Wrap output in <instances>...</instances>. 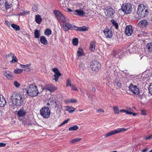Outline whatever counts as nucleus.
Returning a JSON list of instances; mask_svg holds the SVG:
<instances>
[{
	"label": "nucleus",
	"instance_id": "nucleus-1",
	"mask_svg": "<svg viewBox=\"0 0 152 152\" xmlns=\"http://www.w3.org/2000/svg\"><path fill=\"white\" fill-rule=\"evenodd\" d=\"M11 105L13 107H20L24 103L25 98L23 95L18 93H13L10 96Z\"/></svg>",
	"mask_w": 152,
	"mask_h": 152
},
{
	"label": "nucleus",
	"instance_id": "nucleus-2",
	"mask_svg": "<svg viewBox=\"0 0 152 152\" xmlns=\"http://www.w3.org/2000/svg\"><path fill=\"white\" fill-rule=\"evenodd\" d=\"M137 13L140 17L146 16L148 14V7L143 4L139 5L137 9Z\"/></svg>",
	"mask_w": 152,
	"mask_h": 152
},
{
	"label": "nucleus",
	"instance_id": "nucleus-3",
	"mask_svg": "<svg viewBox=\"0 0 152 152\" xmlns=\"http://www.w3.org/2000/svg\"><path fill=\"white\" fill-rule=\"evenodd\" d=\"M26 92L28 95L33 97L37 96L39 94L37 87L33 84L30 85L27 87Z\"/></svg>",
	"mask_w": 152,
	"mask_h": 152
},
{
	"label": "nucleus",
	"instance_id": "nucleus-4",
	"mask_svg": "<svg viewBox=\"0 0 152 152\" xmlns=\"http://www.w3.org/2000/svg\"><path fill=\"white\" fill-rule=\"evenodd\" d=\"M121 9L125 14H130L132 10V5L129 3H126L123 4L121 6Z\"/></svg>",
	"mask_w": 152,
	"mask_h": 152
},
{
	"label": "nucleus",
	"instance_id": "nucleus-5",
	"mask_svg": "<svg viewBox=\"0 0 152 152\" xmlns=\"http://www.w3.org/2000/svg\"><path fill=\"white\" fill-rule=\"evenodd\" d=\"M40 115L43 118H47L50 116V112L48 107L45 106L40 109Z\"/></svg>",
	"mask_w": 152,
	"mask_h": 152
},
{
	"label": "nucleus",
	"instance_id": "nucleus-6",
	"mask_svg": "<svg viewBox=\"0 0 152 152\" xmlns=\"http://www.w3.org/2000/svg\"><path fill=\"white\" fill-rule=\"evenodd\" d=\"M53 12L58 21L62 23L65 22L66 21V20L64 16L61 12L58 10H54Z\"/></svg>",
	"mask_w": 152,
	"mask_h": 152
},
{
	"label": "nucleus",
	"instance_id": "nucleus-7",
	"mask_svg": "<svg viewBox=\"0 0 152 152\" xmlns=\"http://www.w3.org/2000/svg\"><path fill=\"white\" fill-rule=\"evenodd\" d=\"M77 26H73L71 24L66 23L64 22L63 24V28L64 31H67L69 30H76Z\"/></svg>",
	"mask_w": 152,
	"mask_h": 152
},
{
	"label": "nucleus",
	"instance_id": "nucleus-8",
	"mask_svg": "<svg viewBox=\"0 0 152 152\" xmlns=\"http://www.w3.org/2000/svg\"><path fill=\"white\" fill-rule=\"evenodd\" d=\"M90 67L93 71H97L100 68V64L97 61H93L91 62Z\"/></svg>",
	"mask_w": 152,
	"mask_h": 152
},
{
	"label": "nucleus",
	"instance_id": "nucleus-9",
	"mask_svg": "<svg viewBox=\"0 0 152 152\" xmlns=\"http://www.w3.org/2000/svg\"><path fill=\"white\" fill-rule=\"evenodd\" d=\"M127 130V129L124 128L118 129L117 130H114L111 131L104 135V137H108L118 134L122 132H124Z\"/></svg>",
	"mask_w": 152,
	"mask_h": 152
},
{
	"label": "nucleus",
	"instance_id": "nucleus-10",
	"mask_svg": "<svg viewBox=\"0 0 152 152\" xmlns=\"http://www.w3.org/2000/svg\"><path fill=\"white\" fill-rule=\"evenodd\" d=\"M136 45L133 42L129 44L126 49L130 53H134L136 52Z\"/></svg>",
	"mask_w": 152,
	"mask_h": 152
},
{
	"label": "nucleus",
	"instance_id": "nucleus-11",
	"mask_svg": "<svg viewBox=\"0 0 152 152\" xmlns=\"http://www.w3.org/2000/svg\"><path fill=\"white\" fill-rule=\"evenodd\" d=\"M129 89L134 94L138 95L140 93L139 89L136 86L134 85L131 84L129 87Z\"/></svg>",
	"mask_w": 152,
	"mask_h": 152
},
{
	"label": "nucleus",
	"instance_id": "nucleus-12",
	"mask_svg": "<svg viewBox=\"0 0 152 152\" xmlns=\"http://www.w3.org/2000/svg\"><path fill=\"white\" fill-rule=\"evenodd\" d=\"M106 10L107 12V15L109 17L111 18H114L115 11L110 6L107 7H106Z\"/></svg>",
	"mask_w": 152,
	"mask_h": 152
},
{
	"label": "nucleus",
	"instance_id": "nucleus-13",
	"mask_svg": "<svg viewBox=\"0 0 152 152\" xmlns=\"http://www.w3.org/2000/svg\"><path fill=\"white\" fill-rule=\"evenodd\" d=\"M53 71L55 73V74L54 75V77H55L54 80L56 82H57L60 77L61 75V74L57 68H53Z\"/></svg>",
	"mask_w": 152,
	"mask_h": 152
},
{
	"label": "nucleus",
	"instance_id": "nucleus-14",
	"mask_svg": "<svg viewBox=\"0 0 152 152\" xmlns=\"http://www.w3.org/2000/svg\"><path fill=\"white\" fill-rule=\"evenodd\" d=\"M133 30L132 26L129 25L127 26L125 29V34L128 36H130L132 34Z\"/></svg>",
	"mask_w": 152,
	"mask_h": 152
},
{
	"label": "nucleus",
	"instance_id": "nucleus-15",
	"mask_svg": "<svg viewBox=\"0 0 152 152\" xmlns=\"http://www.w3.org/2000/svg\"><path fill=\"white\" fill-rule=\"evenodd\" d=\"M43 89H46L50 92H52L56 90V88L53 85H48L45 86L43 88Z\"/></svg>",
	"mask_w": 152,
	"mask_h": 152
},
{
	"label": "nucleus",
	"instance_id": "nucleus-16",
	"mask_svg": "<svg viewBox=\"0 0 152 152\" xmlns=\"http://www.w3.org/2000/svg\"><path fill=\"white\" fill-rule=\"evenodd\" d=\"M105 37L107 38H110L112 37V31L110 29H107L103 31Z\"/></svg>",
	"mask_w": 152,
	"mask_h": 152
},
{
	"label": "nucleus",
	"instance_id": "nucleus-17",
	"mask_svg": "<svg viewBox=\"0 0 152 152\" xmlns=\"http://www.w3.org/2000/svg\"><path fill=\"white\" fill-rule=\"evenodd\" d=\"M85 14V12L81 9L76 10L73 12V14L80 16H83Z\"/></svg>",
	"mask_w": 152,
	"mask_h": 152
},
{
	"label": "nucleus",
	"instance_id": "nucleus-18",
	"mask_svg": "<svg viewBox=\"0 0 152 152\" xmlns=\"http://www.w3.org/2000/svg\"><path fill=\"white\" fill-rule=\"evenodd\" d=\"M26 112L22 107L17 112L18 115L20 117H23L25 116Z\"/></svg>",
	"mask_w": 152,
	"mask_h": 152
},
{
	"label": "nucleus",
	"instance_id": "nucleus-19",
	"mask_svg": "<svg viewBox=\"0 0 152 152\" xmlns=\"http://www.w3.org/2000/svg\"><path fill=\"white\" fill-rule=\"evenodd\" d=\"M138 25L142 28L146 27L148 24L146 20H143L140 21L138 23Z\"/></svg>",
	"mask_w": 152,
	"mask_h": 152
},
{
	"label": "nucleus",
	"instance_id": "nucleus-20",
	"mask_svg": "<svg viewBox=\"0 0 152 152\" xmlns=\"http://www.w3.org/2000/svg\"><path fill=\"white\" fill-rule=\"evenodd\" d=\"M3 73L9 80H11L12 79L13 77L12 75L9 71H3Z\"/></svg>",
	"mask_w": 152,
	"mask_h": 152
},
{
	"label": "nucleus",
	"instance_id": "nucleus-21",
	"mask_svg": "<svg viewBox=\"0 0 152 152\" xmlns=\"http://www.w3.org/2000/svg\"><path fill=\"white\" fill-rule=\"evenodd\" d=\"M6 103L5 99L0 94V107L4 106Z\"/></svg>",
	"mask_w": 152,
	"mask_h": 152
},
{
	"label": "nucleus",
	"instance_id": "nucleus-22",
	"mask_svg": "<svg viewBox=\"0 0 152 152\" xmlns=\"http://www.w3.org/2000/svg\"><path fill=\"white\" fill-rule=\"evenodd\" d=\"M149 71L148 70H146L144 72L142 76V78L143 79H145L146 78L150 77L151 75V73L149 72Z\"/></svg>",
	"mask_w": 152,
	"mask_h": 152
},
{
	"label": "nucleus",
	"instance_id": "nucleus-23",
	"mask_svg": "<svg viewBox=\"0 0 152 152\" xmlns=\"http://www.w3.org/2000/svg\"><path fill=\"white\" fill-rule=\"evenodd\" d=\"M113 53V56L117 58H120L122 54L121 51L118 50H114Z\"/></svg>",
	"mask_w": 152,
	"mask_h": 152
},
{
	"label": "nucleus",
	"instance_id": "nucleus-24",
	"mask_svg": "<svg viewBox=\"0 0 152 152\" xmlns=\"http://www.w3.org/2000/svg\"><path fill=\"white\" fill-rule=\"evenodd\" d=\"M40 42L44 45H46L48 44V41L45 37L44 36H41L40 39Z\"/></svg>",
	"mask_w": 152,
	"mask_h": 152
},
{
	"label": "nucleus",
	"instance_id": "nucleus-25",
	"mask_svg": "<svg viewBox=\"0 0 152 152\" xmlns=\"http://www.w3.org/2000/svg\"><path fill=\"white\" fill-rule=\"evenodd\" d=\"M77 55L78 57H80L84 55V52L83 49L81 48H79L77 52Z\"/></svg>",
	"mask_w": 152,
	"mask_h": 152
},
{
	"label": "nucleus",
	"instance_id": "nucleus-26",
	"mask_svg": "<svg viewBox=\"0 0 152 152\" xmlns=\"http://www.w3.org/2000/svg\"><path fill=\"white\" fill-rule=\"evenodd\" d=\"M88 29V27H86L85 26L81 27H77L76 30L77 31H87Z\"/></svg>",
	"mask_w": 152,
	"mask_h": 152
},
{
	"label": "nucleus",
	"instance_id": "nucleus-27",
	"mask_svg": "<svg viewBox=\"0 0 152 152\" xmlns=\"http://www.w3.org/2000/svg\"><path fill=\"white\" fill-rule=\"evenodd\" d=\"M35 21L38 24H40L42 21V19L41 16L39 15H37L35 16Z\"/></svg>",
	"mask_w": 152,
	"mask_h": 152
},
{
	"label": "nucleus",
	"instance_id": "nucleus-28",
	"mask_svg": "<svg viewBox=\"0 0 152 152\" xmlns=\"http://www.w3.org/2000/svg\"><path fill=\"white\" fill-rule=\"evenodd\" d=\"M34 37L36 38H38L40 36V30L36 29L34 32Z\"/></svg>",
	"mask_w": 152,
	"mask_h": 152
},
{
	"label": "nucleus",
	"instance_id": "nucleus-29",
	"mask_svg": "<svg viewBox=\"0 0 152 152\" xmlns=\"http://www.w3.org/2000/svg\"><path fill=\"white\" fill-rule=\"evenodd\" d=\"M146 48L148 52L151 53L152 52V42L148 43L146 45Z\"/></svg>",
	"mask_w": 152,
	"mask_h": 152
},
{
	"label": "nucleus",
	"instance_id": "nucleus-30",
	"mask_svg": "<svg viewBox=\"0 0 152 152\" xmlns=\"http://www.w3.org/2000/svg\"><path fill=\"white\" fill-rule=\"evenodd\" d=\"M95 43L94 42H91L90 45V50L93 51L95 50Z\"/></svg>",
	"mask_w": 152,
	"mask_h": 152
},
{
	"label": "nucleus",
	"instance_id": "nucleus-31",
	"mask_svg": "<svg viewBox=\"0 0 152 152\" xmlns=\"http://www.w3.org/2000/svg\"><path fill=\"white\" fill-rule=\"evenodd\" d=\"M52 31L51 30L47 28L45 31L44 32V34L47 36H49L51 34Z\"/></svg>",
	"mask_w": 152,
	"mask_h": 152
},
{
	"label": "nucleus",
	"instance_id": "nucleus-32",
	"mask_svg": "<svg viewBox=\"0 0 152 152\" xmlns=\"http://www.w3.org/2000/svg\"><path fill=\"white\" fill-rule=\"evenodd\" d=\"M110 22L115 27V28L117 29L118 28V24L117 22L113 19L110 20Z\"/></svg>",
	"mask_w": 152,
	"mask_h": 152
},
{
	"label": "nucleus",
	"instance_id": "nucleus-33",
	"mask_svg": "<svg viewBox=\"0 0 152 152\" xmlns=\"http://www.w3.org/2000/svg\"><path fill=\"white\" fill-rule=\"evenodd\" d=\"M11 27L16 31H19L20 30V28L18 25L14 24L11 25Z\"/></svg>",
	"mask_w": 152,
	"mask_h": 152
},
{
	"label": "nucleus",
	"instance_id": "nucleus-34",
	"mask_svg": "<svg viewBox=\"0 0 152 152\" xmlns=\"http://www.w3.org/2000/svg\"><path fill=\"white\" fill-rule=\"evenodd\" d=\"M113 110L115 114H119V110L118 107H117L115 106L113 107Z\"/></svg>",
	"mask_w": 152,
	"mask_h": 152
},
{
	"label": "nucleus",
	"instance_id": "nucleus-35",
	"mask_svg": "<svg viewBox=\"0 0 152 152\" xmlns=\"http://www.w3.org/2000/svg\"><path fill=\"white\" fill-rule=\"evenodd\" d=\"M67 110L70 113H72L75 110V109L74 107H67Z\"/></svg>",
	"mask_w": 152,
	"mask_h": 152
},
{
	"label": "nucleus",
	"instance_id": "nucleus-36",
	"mask_svg": "<svg viewBox=\"0 0 152 152\" xmlns=\"http://www.w3.org/2000/svg\"><path fill=\"white\" fill-rule=\"evenodd\" d=\"M114 82L115 83V85H117V86L119 88H121L122 86V85L121 83L119 82L118 80L115 79V80Z\"/></svg>",
	"mask_w": 152,
	"mask_h": 152
},
{
	"label": "nucleus",
	"instance_id": "nucleus-37",
	"mask_svg": "<svg viewBox=\"0 0 152 152\" xmlns=\"http://www.w3.org/2000/svg\"><path fill=\"white\" fill-rule=\"evenodd\" d=\"M49 101L50 102L51 105L54 106L55 107H56L57 103L55 101H54L53 99H50Z\"/></svg>",
	"mask_w": 152,
	"mask_h": 152
},
{
	"label": "nucleus",
	"instance_id": "nucleus-38",
	"mask_svg": "<svg viewBox=\"0 0 152 152\" xmlns=\"http://www.w3.org/2000/svg\"><path fill=\"white\" fill-rule=\"evenodd\" d=\"M78 128V126L76 125H75L72 127H70L69 129V130L70 131H75L77 130Z\"/></svg>",
	"mask_w": 152,
	"mask_h": 152
},
{
	"label": "nucleus",
	"instance_id": "nucleus-39",
	"mask_svg": "<svg viewBox=\"0 0 152 152\" xmlns=\"http://www.w3.org/2000/svg\"><path fill=\"white\" fill-rule=\"evenodd\" d=\"M11 4L9 2H8L7 1L5 2V8L7 9H8L11 7Z\"/></svg>",
	"mask_w": 152,
	"mask_h": 152
},
{
	"label": "nucleus",
	"instance_id": "nucleus-40",
	"mask_svg": "<svg viewBox=\"0 0 152 152\" xmlns=\"http://www.w3.org/2000/svg\"><path fill=\"white\" fill-rule=\"evenodd\" d=\"M23 71V69H18L14 71V73L16 74H20Z\"/></svg>",
	"mask_w": 152,
	"mask_h": 152
},
{
	"label": "nucleus",
	"instance_id": "nucleus-41",
	"mask_svg": "<svg viewBox=\"0 0 152 152\" xmlns=\"http://www.w3.org/2000/svg\"><path fill=\"white\" fill-rule=\"evenodd\" d=\"M78 39L75 38L73 39L72 43L74 45L77 46L78 44Z\"/></svg>",
	"mask_w": 152,
	"mask_h": 152
},
{
	"label": "nucleus",
	"instance_id": "nucleus-42",
	"mask_svg": "<svg viewBox=\"0 0 152 152\" xmlns=\"http://www.w3.org/2000/svg\"><path fill=\"white\" fill-rule=\"evenodd\" d=\"M82 140V138H77L75 139L72 140L70 141V142L71 143H74L76 142H77Z\"/></svg>",
	"mask_w": 152,
	"mask_h": 152
},
{
	"label": "nucleus",
	"instance_id": "nucleus-43",
	"mask_svg": "<svg viewBox=\"0 0 152 152\" xmlns=\"http://www.w3.org/2000/svg\"><path fill=\"white\" fill-rule=\"evenodd\" d=\"M12 60L10 62L11 64H12L14 62H17L18 60L17 57L15 56L12 57Z\"/></svg>",
	"mask_w": 152,
	"mask_h": 152
},
{
	"label": "nucleus",
	"instance_id": "nucleus-44",
	"mask_svg": "<svg viewBox=\"0 0 152 152\" xmlns=\"http://www.w3.org/2000/svg\"><path fill=\"white\" fill-rule=\"evenodd\" d=\"M38 5L36 4H34L32 7V11L34 12H35L37 11L38 10Z\"/></svg>",
	"mask_w": 152,
	"mask_h": 152
},
{
	"label": "nucleus",
	"instance_id": "nucleus-45",
	"mask_svg": "<svg viewBox=\"0 0 152 152\" xmlns=\"http://www.w3.org/2000/svg\"><path fill=\"white\" fill-rule=\"evenodd\" d=\"M72 85L70 80L69 79H68L66 83V87H67L69 86L71 87Z\"/></svg>",
	"mask_w": 152,
	"mask_h": 152
},
{
	"label": "nucleus",
	"instance_id": "nucleus-46",
	"mask_svg": "<svg viewBox=\"0 0 152 152\" xmlns=\"http://www.w3.org/2000/svg\"><path fill=\"white\" fill-rule=\"evenodd\" d=\"M79 66L80 69L84 70L85 69V68L84 66V64L83 63H80L79 64Z\"/></svg>",
	"mask_w": 152,
	"mask_h": 152
},
{
	"label": "nucleus",
	"instance_id": "nucleus-47",
	"mask_svg": "<svg viewBox=\"0 0 152 152\" xmlns=\"http://www.w3.org/2000/svg\"><path fill=\"white\" fill-rule=\"evenodd\" d=\"M149 92L151 95H152V83H151L148 88Z\"/></svg>",
	"mask_w": 152,
	"mask_h": 152
},
{
	"label": "nucleus",
	"instance_id": "nucleus-48",
	"mask_svg": "<svg viewBox=\"0 0 152 152\" xmlns=\"http://www.w3.org/2000/svg\"><path fill=\"white\" fill-rule=\"evenodd\" d=\"M14 84L17 87H18L20 86V85L19 83H18L16 81H15L14 82Z\"/></svg>",
	"mask_w": 152,
	"mask_h": 152
},
{
	"label": "nucleus",
	"instance_id": "nucleus-49",
	"mask_svg": "<svg viewBox=\"0 0 152 152\" xmlns=\"http://www.w3.org/2000/svg\"><path fill=\"white\" fill-rule=\"evenodd\" d=\"M14 56V55L13 54H12V53H10V54L7 55L6 56V58H7L10 57H13Z\"/></svg>",
	"mask_w": 152,
	"mask_h": 152
},
{
	"label": "nucleus",
	"instance_id": "nucleus-50",
	"mask_svg": "<svg viewBox=\"0 0 152 152\" xmlns=\"http://www.w3.org/2000/svg\"><path fill=\"white\" fill-rule=\"evenodd\" d=\"M69 119H68L64 121H63V122L60 125V126L63 125L64 124H65L67 123L68 122V121H69Z\"/></svg>",
	"mask_w": 152,
	"mask_h": 152
},
{
	"label": "nucleus",
	"instance_id": "nucleus-51",
	"mask_svg": "<svg viewBox=\"0 0 152 152\" xmlns=\"http://www.w3.org/2000/svg\"><path fill=\"white\" fill-rule=\"evenodd\" d=\"M71 87L72 88V90H73L75 91L77 90V88L75 87V85H72V86Z\"/></svg>",
	"mask_w": 152,
	"mask_h": 152
},
{
	"label": "nucleus",
	"instance_id": "nucleus-52",
	"mask_svg": "<svg viewBox=\"0 0 152 152\" xmlns=\"http://www.w3.org/2000/svg\"><path fill=\"white\" fill-rule=\"evenodd\" d=\"M97 112L100 113H104V110L101 109H98L96 110Z\"/></svg>",
	"mask_w": 152,
	"mask_h": 152
},
{
	"label": "nucleus",
	"instance_id": "nucleus-53",
	"mask_svg": "<svg viewBox=\"0 0 152 152\" xmlns=\"http://www.w3.org/2000/svg\"><path fill=\"white\" fill-rule=\"evenodd\" d=\"M26 125H31L32 123L30 121L28 120L26 122Z\"/></svg>",
	"mask_w": 152,
	"mask_h": 152
},
{
	"label": "nucleus",
	"instance_id": "nucleus-54",
	"mask_svg": "<svg viewBox=\"0 0 152 152\" xmlns=\"http://www.w3.org/2000/svg\"><path fill=\"white\" fill-rule=\"evenodd\" d=\"M152 138V134L151 135H149L148 137H146L145 138L146 140H147L150 139Z\"/></svg>",
	"mask_w": 152,
	"mask_h": 152
},
{
	"label": "nucleus",
	"instance_id": "nucleus-55",
	"mask_svg": "<svg viewBox=\"0 0 152 152\" xmlns=\"http://www.w3.org/2000/svg\"><path fill=\"white\" fill-rule=\"evenodd\" d=\"M77 102V101L75 99H71L69 103H75Z\"/></svg>",
	"mask_w": 152,
	"mask_h": 152
},
{
	"label": "nucleus",
	"instance_id": "nucleus-56",
	"mask_svg": "<svg viewBox=\"0 0 152 152\" xmlns=\"http://www.w3.org/2000/svg\"><path fill=\"white\" fill-rule=\"evenodd\" d=\"M125 112L126 114H132L133 113L132 112L129 111L128 110H125Z\"/></svg>",
	"mask_w": 152,
	"mask_h": 152
},
{
	"label": "nucleus",
	"instance_id": "nucleus-57",
	"mask_svg": "<svg viewBox=\"0 0 152 152\" xmlns=\"http://www.w3.org/2000/svg\"><path fill=\"white\" fill-rule=\"evenodd\" d=\"M141 114L142 115H146V111L145 110H142L141 111Z\"/></svg>",
	"mask_w": 152,
	"mask_h": 152
},
{
	"label": "nucleus",
	"instance_id": "nucleus-58",
	"mask_svg": "<svg viewBox=\"0 0 152 152\" xmlns=\"http://www.w3.org/2000/svg\"><path fill=\"white\" fill-rule=\"evenodd\" d=\"M6 144L5 143H3L2 142L0 143V147H4L5 146Z\"/></svg>",
	"mask_w": 152,
	"mask_h": 152
},
{
	"label": "nucleus",
	"instance_id": "nucleus-59",
	"mask_svg": "<svg viewBox=\"0 0 152 152\" xmlns=\"http://www.w3.org/2000/svg\"><path fill=\"white\" fill-rule=\"evenodd\" d=\"M5 23L8 26H9V27L10 26V23L9 21H5Z\"/></svg>",
	"mask_w": 152,
	"mask_h": 152
},
{
	"label": "nucleus",
	"instance_id": "nucleus-60",
	"mask_svg": "<svg viewBox=\"0 0 152 152\" xmlns=\"http://www.w3.org/2000/svg\"><path fill=\"white\" fill-rule=\"evenodd\" d=\"M67 11L70 12H72V13L73 14V12L74 11H73L72 10H71L69 8H67Z\"/></svg>",
	"mask_w": 152,
	"mask_h": 152
},
{
	"label": "nucleus",
	"instance_id": "nucleus-61",
	"mask_svg": "<svg viewBox=\"0 0 152 152\" xmlns=\"http://www.w3.org/2000/svg\"><path fill=\"white\" fill-rule=\"evenodd\" d=\"M24 71H29L30 70V69L28 67H26L24 69Z\"/></svg>",
	"mask_w": 152,
	"mask_h": 152
},
{
	"label": "nucleus",
	"instance_id": "nucleus-62",
	"mask_svg": "<svg viewBox=\"0 0 152 152\" xmlns=\"http://www.w3.org/2000/svg\"><path fill=\"white\" fill-rule=\"evenodd\" d=\"M65 103H66L67 104V103H69L70 101L69 100V99H67L65 100Z\"/></svg>",
	"mask_w": 152,
	"mask_h": 152
},
{
	"label": "nucleus",
	"instance_id": "nucleus-63",
	"mask_svg": "<svg viewBox=\"0 0 152 152\" xmlns=\"http://www.w3.org/2000/svg\"><path fill=\"white\" fill-rule=\"evenodd\" d=\"M20 66L22 68H26V66L25 65L20 64Z\"/></svg>",
	"mask_w": 152,
	"mask_h": 152
},
{
	"label": "nucleus",
	"instance_id": "nucleus-64",
	"mask_svg": "<svg viewBox=\"0 0 152 152\" xmlns=\"http://www.w3.org/2000/svg\"><path fill=\"white\" fill-rule=\"evenodd\" d=\"M147 151V149H145L142 151V152H146Z\"/></svg>",
	"mask_w": 152,
	"mask_h": 152
}]
</instances>
